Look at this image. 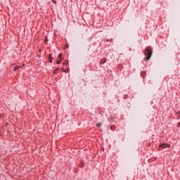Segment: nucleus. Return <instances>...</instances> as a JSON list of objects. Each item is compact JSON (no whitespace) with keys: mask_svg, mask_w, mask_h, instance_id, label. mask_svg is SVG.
Instances as JSON below:
<instances>
[{"mask_svg":"<svg viewBox=\"0 0 180 180\" xmlns=\"http://www.w3.org/2000/svg\"><path fill=\"white\" fill-rule=\"evenodd\" d=\"M143 53L146 56V58L144 59L146 60V61H148V60L151 58V56H153V51L151 50V49L148 48L143 51Z\"/></svg>","mask_w":180,"mask_h":180,"instance_id":"1","label":"nucleus"},{"mask_svg":"<svg viewBox=\"0 0 180 180\" xmlns=\"http://www.w3.org/2000/svg\"><path fill=\"white\" fill-rule=\"evenodd\" d=\"M160 147H161L162 148H169L171 146L168 143H162L160 145Z\"/></svg>","mask_w":180,"mask_h":180,"instance_id":"2","label":"nucleus"},{"mask_svg":"<svg viewBox=\"0 0 180 180\" xmlns=\"http://www.w3.org/2000/svg\"><path fill=\"white\" fill-rule=\"evenodd\" d=\"M105 63H106V58L102 59L100 62L101 64H105Z\"/></svg>","mask_w":180,"mask_h":180,"instance_id":"3","label":"nucleus"},{"mask_svg":"<svg viewBox=\"0 0 180 180\" xmlns=\"http://www.w3.org/2000/svg\"><path fill=\"white\" fill-rule=\"evenodd\" d=\"M49 61L50 63H53V58H51V55L49 56Z\"/></svg>","mask_w":180,"mask_h":180,"instance_id":"4","label":"nucleus"},{"mask_svg":"<svg viewBox=\"0 0 180 180\" xmlns=\"http://www.w3.org/2000/svg\"><path fill=\"white\" fill-rule=\"evenodd\" d=\"M97 127H101L102 126V123L99 122L96 124Z\"/></svg>","mask_w":180,"mask_h":180,"instance_id":"5","label":"nucleus"},{"mask_svg":"<svg viewBox=\"0 0 180 180\" xmlns=\"http://www.w3.org/2000/svg\"><path fill=\"white\" fill-rule=\"evenodd\" d=\"M61 57H63V54L60 53L59 56H58L59 60H61Z\"/></svg>","mask_w":180,"mask_h":180,"instance_id":"6","label":"nucleus"},{"mask_svg":"<svg viewBox=\"0 0 180 180\" xmlns=\"http://www.w3.org/2000/svg\"><path fill=\"white\" fill-rule=\"evenodd\" d=\"M56 64H61V59H59V60L56 62Z\"/></svg>","mask_w":180,"mask_h":180,"instance_id":"7","label":"nucleus"},{"mask_svg":"<svg viewBox=\"0 0 180 180\" xmlns=\"http://www.w3.org/2000/svg\"><path fill=\"white\" fill-rule=\"evenodd\" d=\"M17 70H19V67L18 66H15V67L14 71H16Z\"/></svg>","mask_w":180,"mask_h":180,"instance_id":"8","label":"nucleus"},{"mask_svg":"<svg viewBox=\"0 0 180 180\" xmlns=\"http://www.w3.org/2000/svg\"><path fill=\"white\" fill-rule=\"evenodd\" d=\"M58 70V68H56V70H53V74H56Z\"/></svg>","mask_w":180,"mask_h":180,"instance_id":"9","label":"nucleus"},{"mask_svg":"<svg viewBox=\"0 0 180 180\" xmlns=\"http://www.w3.org/2000/svg\"><path fill=\"white\" fill-rule=\"evenodd\" d=\"M52 1L53 4H56V1H54V0H52Z\"/></svg>","mask_w":180,"mask_h":180,"instance_id":"10","label":"nucleus"},{"mask_svg":"<svg viewBox=\"0 0 180 180\" xmlns=\"http://www.w3.org/2000/svg\"><path fill=\"white\" fill-rule=\"evenodd\" d=\"M178 127H180V122L178 124Z\"/></svg>","mask_w":180,"mask_h":180,"instance_id":"11","label":"nucleus"}]
</instances>
